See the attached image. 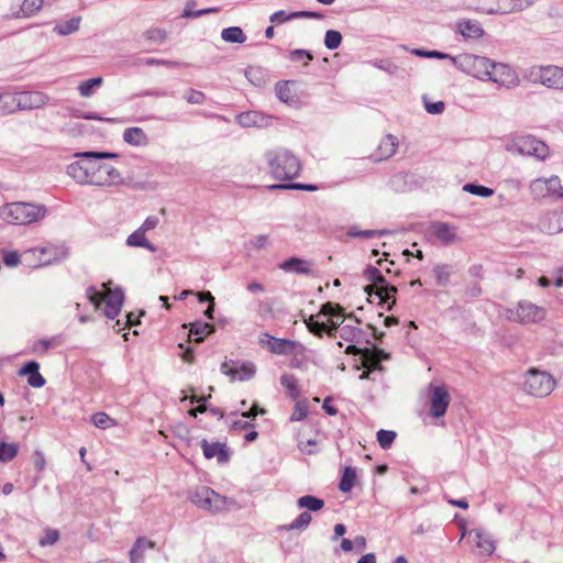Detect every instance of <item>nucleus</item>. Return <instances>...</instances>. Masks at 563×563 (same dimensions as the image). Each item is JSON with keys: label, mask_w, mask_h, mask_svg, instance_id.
Segmentation results:
<instances>
[{"label": "nucleus", "mask_w": 563, "mask_h": 563, "mask_svg": "<svg viewBox=\"0 0 563 563\" xmlns=\"http://www.w3.org/2000/svg\"><path fill=\"white\" fill-rule=\"evenodd\" d=\"M430 415L433 418L443 417L450 404V395L445 386H430Z\"/></svg>", "instance_id": "4468645a"}, {"label": "nucleus", "mask_w": 563, "mask_h": 563, "mask_svg": "<svg viewBox=\"0 0 563 563\" xmlns=\"http://www.w3.org/2000/svg\"><path fill=\"white\" fill-rule=\"evenodd\" d=\"M276 96L283 102H290L292 99V91L288 82H277L275 86Z\"/></svg>", "instance_id": "bf43d9fd"}, {"label": "nucleus", "mask_w": 563, "mask_h": 563, "mask_svg": "<svg viewBox=\"0 0 563 563\" xmlns=\"http://www.w3.org/2000/svg\"><path fill=\"white\" fill-rule=\"evenodd\" d=\"M195 5H196V2L194 0H189L186 3V7L184 9L181 16L186 18V19H194V18H199V16H202V15L209 14V13H217L220 11L219 8H207V9H201V10H197V11H190V7H195Z\"/></svg>", "instance_id": "37998d69"}, {"label": "nucleus", "mask_w": 563, "mask_h": 563, "mask_svg": "<svg viewBox=\"0 0 563 563\" xmlns=\"http://www.w3.org/2000/svg\"><path fill=\"white\" fill-rule=\"evenodd\" d=\"M221 38L228 43L242 44L247 37L240 26H230L222 30Z\"/></svg>", "instance_id": "2f4dec72"}, {"label": "nucleus", "mask_w": 563, "mask_h": 563, "mask_svg": "<svg viewBox=\"0 0 563 563\" xmlns=\"http://www.w3.org/2000/svg\"><path fill=\"white\" fill-rule=\"evenodd\" d=\"M342 43V35L339 31L328 30L324 36V45L328 49H336Z\"/></svg>", "instance_id": "864d4df0"}, {"label": "nucleus", "mask_w": 563, "mask_h": 563, "mask_svg": "<svg viewBox=\"0 0 563 563\" xmlns=\"http://www.w3.org/2000/svg\"><path fill=\"white\" fill-rule=\"evenodd\" d=\"M75 157L78 158H95V159H104V158H118V153L112 152H98V151H86V152H77L74 154Z\"/></svg>", "instance_id": "8fccbe9b"}, {"label": "nucleus", "mask_w": 563, "mask_h": 563, "mask_svg": "<svg viewBox=\"0 0 563 563\" xmlns=\"http://www.w3.org/2000/svg\"><path fill=\"white\" fill-rule=\"evenodd\" d=\"M86 292L88 300L96 308H99L104 301V316L108 319L114 320L119 316L124 301V294L121 288L109 289L106 296H103L95 286H89Z\"/></svg>", "instance_id": "20e7f679"}, {"label": "nucleus", "mask_w": 563, "mask_h": 563, "mask_svg": "<svg viewBox=\"0 0 563 563\" xmlns=\"http://www.w3.org/2000/svg\"><path fill=\"white\" fill-rule=\"evenodd\" d=\"M271 190L276 189H299V190H306V191H314L318 189L316 185L311 184H301V183H291L287 185L282 184H275L268 187Z\"/></svg>", "instance_id": "4d7b16f0"}, {"label": "nucleus", "mask_w": 563, "mask_h": 563, "mask_svg": "<svg viewBox=\"0 0 563 563\" xmlns=\"http://www.w3.org/2000/svg\"><path fill=\"white\" fill-rule=\"evenodd\" d=\"M144 36L146 40L155 42V43H163L167 38V32L163 29H150L144 33Z\"/></svg>", "instance_id": "e2e57ef3"}, {"label": "nucleus", "mask_w": 563, "mask_h": 563, "mask_svg": "<svg viewBox=\"0 0 563 563\" xmlns=\"http://www.w3.org/2000/svg\"><path fill=\"white\" fill-rule=\"evenodd\" d=\"M319 316L329 317V319H335V320L341 319L342 320V318L344 316V309L339 303H333L331 301H328L321 306L320 311L317 314V317H319Z\"/></svg>", "instance_id": "f704fd0d"}, {"label": "nucleus", "mask_w": 563, "mask_h": 563, "mask_svg": "<svg viewBox=\"0 0 563 563\" xmlns=\"http://www.w3.org/2000/svg\"><path fill=\"white\" fill-rule=\"evenodd\" d=\"M384 233L385 232L380 230H360L356 227H351L346 234L350 238L373 239L382 236Z\"/></svg>", "instance_id": "09e8293b"}, {"label": "nucleus", "mask_w": 563, "mask_h": 563, "mask_svg": "<svg viewBox=\"0 0 563 563\" xmlns=\"http://www.w3.org/2000/svg\"><path fill=\"white\" fill-rule=\"evenodd\" d=\"M555 380L551 374L537 368H530L525 374L522 389L534 397H545L552 393Z\"/></svg>", "instance_id": "39448f33"}, {"label": "nucleus", "mask_w": 563, "mask_h": 563, "mask_svg": "<svg viewBox=\"0 0 563 563\" xmlns=\"http://www.w3.org/2000/svg\"><path fill=\"white\" fill-rule=\"evenodd\" d=\"M265 156L275 179L290 180L299 175L300 162L290 151L285 148L269 151Z\"/></svg>", "instance_id": "f03ea898"}, {"label": "nucleus", "mask_w": 563, "mask_h": 563, "mask_svg": "<svg viewBox=\"0 0 563 563\" xmlns=\"http://www.w3.org/2000/svg\"><path fill=\"white\" fill-rule=\"evenodd\" d=\"M507 150L515 154L534 156L539 159H544L549 155L547 144L531 135L517 137L507 146Z\"/></svg>", "instance_id": "6e6552de"}, {"label": "nucleus", "mask_w": 563, "mask_h": 563, "mask_svg": "<svg viewBox=\"0 0 563 563\" xmlns=\"http://www.w3.org/2000/svg\"><path fill=\"white\" fill-rule=\"evenodd\" d=\"M216 332V327L212 323L197 320L190 323L189 335L194 336L196 343H201L207 336Z\"/></svg>", "instance_id": "b1692460"}, {"label": "nucleus", "mask_w": 563, "mask_h": 563, "mask_svg": "<svg viewBox=\"0 0 563 563\" xmlns=\"http://www.w3.org/2000/svg\"><path fill=\"white\" fill-rule=\"evenodd\" d=\"M545 183L549 197L555 196L558 198H563V187L561 186V180L558 176H551L550 178H545Z\"/></svg>", "instance_id": "3c124183"}, {"label": "nucleus", "mask_w": 563, "mask_h": 563, "mask_svg": "<svg viewBox=\"0 0 563 563\" xmlns=\"http://www.w3.org/2000/svg\"><path fill=\"white\" fill-rule=\"evenodd\" d=\"M125 143L134 146H144L148 143V137L143 129L137 126L128 128L123 132Z\"/></svg>", "instance_id": "bb28decb"}, {"label": "nucleus", "mask_w": 563, "mask_h": 563, "mask_svg": "<svg viewBox=\"0 0 563 563\" xmlns=\"http://www.w3.org/2000/svg\"><path fill=\"white\" fill-rule=\"evenodd\" d=\"M20 376H27V383L34 388H41L46 380L40 373V364L36 361L26 362L20 369Z\"/></svg>", "instance_id": "aec40b11"}, {"label": "nucleus", "mask_w": 563, "mask_h": 563, "mask_svg": "<svg viewBox=\"0 0 563 563\" xmlns=\"http://www.w3.org/2000/svg\"><path fill=\"white\" fill-rule=\"evenodd\" d=\"M19 448L14 443L0 442V462L8 463L18 455Z\"/></svg>", "instance_id": "c03bdc74"}, {"label": "nucleus", "mask_w": 563, "mask_h": 563, "mask_svg": "<svg viewBox=\"0 0 563 563\" xmlns=\"http://www.w3.org/2000/svg\"><path fill=\"white\" fill-rule=\"evenodd\" d=\"M489 75H487L486 80H492L494 82L500 85H509L514 82L515 73L512 69L503 63H495L490 60V66L488 67Z\"/></svg>", "instance_id": "dca6fc26"}, {"label": "nucleus", "mask_w": 563, "mask_h": 563, "mask_svg": "<svg viewBox=\"0 0 563 563\" xmlns=\"http://www.w3.org/2000/svg\"><path fill=\"white\" fill-rule=\"evenodd\" d=\"M80 22V16H74L70 20L66 21L65 23L56 24L53 31L60 36H66L77 32L79 30Z\"/></svg>", "instance_id": "72a5a7b5"}, {"label": "nucleus", "mask_w": 563, "mask_h": 563, "mask_svg": "<svg viewBox=\"0 0 563 563\" xmlns=\"http://www.w3.org/2000/svg\"><path fill=\"white\" fill-rule=\"evenodd\" d=\"M221 372L233 379L249 380L255 375L256 366L251 362L224 361L221 364Z\"/></svg>", "instance_id": "f8f14e48"}, {"label": "nucleus", "mask_w": 563, "mask_h": 563, "mask_svg": "<svg viewBox=\"0 0 563 563\" xmlns=\"http://www.w3.org/2000/svg\"><path fill=\"white\" fill-rule=\"evenodd\" d=\"M300 508H306L311 511L320 510L324 506V501L312 495H305L297 501Z\"/></svg>", "instance_id": "58836bf2"}, {"label": "nucleus", "mask_w": 563, "mask_h": 563, "mask_svg": "<svg viewBox=\"0 0 563 563\" xmlns=\"http://www.w3.org/2000/svg\"><path fill=\"white\" fill-rule=\"evenodd\" d=\"M398 147V140L393 134H387L379 143L377 147V155L374 161H383L391 157Z\"/></svg>", "instance_id": "5701e85b"}, {"label": "nucleus", "mask_w": 563, "mask_h": 563, "mask_svg": "<svg viewBox=\"0 0 563 563\" xmlns=\"http://www.w3.org/2000/svg\"><path fill=\"white\" fill-rule=\"evenodd\" d=\"M43 0H24L21 5L23 16H31L43 7Z\"/></svg>", "instance_id": "6e6d98bb"}, {"label": "nucleus", "mask_w": 563, "mask_h": 563, "mask_svg": "<svg viewBox=\"0 0 563 563\" xmlns=\"http://www.w3.org/2000/svg\"><path fill=\"white\" fill-rule=\"evenodd\" d=\"M103 82L102 77H93L80 82L78 91L81 97L89 98L93 95L95 89L99 88Z\"/></svg>", "instance_id": "4c0bfd02"}, {"label": "nucleus", "mask_w": 563, "mask_h": 563, "mask_svg": "<svg viewBox=\"0 0 563 563\" xmlns=\"http://www.w3.org/2000/svg\"><path fill=\"white\" fill-rule=\"evenodd\" d=\"M48 102L47 95L41 91L19 92V110H33L44 107Z\"/></svg>", "instance_id": "f3484780"}, {"label": "nucleus", "mask_w": 563, "mask_h": 563, "mask_svg": "<svg viewBox=\"0 0 563 563\" xmlns=\"http://www.w3.org/2000/svg\"><path fill=\"white\" fill-rule=\"evenodd\" d=\"M530 191L534 199L549 197L545 178H538L531 181Z\"/></svg>", "instance_id": "a18cd8bd"}, {"label": "nucleus", "mask_w": 563, "mask_h": 563, "mask_svg": "<svg viewBox=\"0 0 563 563\" xmlns=\"http://www.w3.org/2000/svg\"><path fill=\"white\" fill-rule=\"evenodd\" d=\"M307 415H308L307 400L306 399L297 400V402L294 407V411L290 416V421L291 422L301 421L307 417Z\"/></svg>", "instance_id": "5fc2aeb1"}, {"label": "nucleus", "mask_w": 563, "mask_h": 563, "mask_svg": "<svg viewBox=\"0 0 563 563\" xmlns=\"http://www.w3.org/2000/svg\"><path fill=\"white\" fill-rule=\"evenodd\" d=\"M364 277L373 283V285L365 286V292L372 295L374 291L383 302L388 303L387 310H391L396 302L397 287L386 280L379 268L372 265L364 269Z\"/></svg>", "instance_id": "7ed1b4c3"}, {"label": "nucleus", "mask_w": 563, "mask_h": 563, "mask_svg": "<svg viewBox=\"0 0 563 563\" xmlns=\"http://www.w3.org/2000/svg\"><path fill=\"white\" fill-rule=\"evenodd\" d=\"M235 121L239 125L243 128H253V126H262L264 124L265 118L262 113L257 111H246L240 113Z\"/></svg>", "instance_id": "cd10ccee"}, {"label": "nucleus", "mask_w": 563, "mask_h": 563, "mask_svg": "<svg viewBox=\"0 0 563 563\" xmlns=\"http://www.w3.org/2000/svg\"><path fill=\"white\" fill-rule=\"evenodd\" d=\"M508 320L519 323H538L545 318V310L530 301L521 300L515 309H508Z\"/></svg>", "instance_id": "1a4fd4ad"}, {"label": "nucleus", "mask_w": 563, "mask_h": 563, "mask_svg": "<svg viewBox=\"0 0 563 563\" xmlns=\"http://www.w3.org/2000/svg\"><path fill=\"white\" fill-rule=\"evenodd\" d=\"M396 437L397 434L395 431L384 429L379 430L376 434L377 442L379 443L380 448L385 450L391 446Z\"/></svg>", "instance_id": "603ef678"}, {"label": "nucleus", "mask_w": 563, "mask_h": 563, "mask_svg": "<svg viewBox=\"0 0 563 563\" xmlns=\"http://www.w3.org/2000/svg\"><path fill=\"white\" fill-rule=\"evenodd\" d=\"M362 363L366 368L383 371L384 367L379 364V358L377 357L374 349H365L362 354Z\"/></svg>", "instance_id": "ea45409f"}, {"label": "nucleus", "mask_w": 563, "mask_h": 563, "mask_svg": "<svg viewBox=\"0 0 563 563\" xmlns=\"http://www.w3.org/2000/svg\"><path fill=\"white\" fill-rule=\"evenodd\" d=\"M538 79L548 88L563 89V68L552 65L540 67Z\"/></svg>", "instance_id": "2eb2a0df"}, {"label": "nucleus", "mask_w": 563, "mask_h": 563, "mask_svg": "<svg viewBox=\"0 0 563 563\" xmlns=\"http://www.w3.org/2000/svg\"><path fill=\"white\" fill-rule=\"evenodd\" d=\"M355 478H356L355 467L345 466L343 474L341 476L340 483H339V489L342 493L351 492L354 486Z\"/></svg>", "instance_id": "c9c22d12"}, {"label": "nucleus", "mask_w": 563, "mask_h": 563, "mask_svg": "<svg viewBox=\"0 0 563 563\" xmlns=\"http://www.w3.org/2000/svg\"><path fill=\"white\" fill-rule=\"evenodd\" d=\"M463 190L466 192H470L472 195H476V196L484 197V198H487V197H490L494 195V190L492 188L485 187L483 185L473 184V183L465 184L463 186Z\"/></svg>", "instance_id": "de8ad7c7"}, {"label": "nucleus", "mask_w": 563, "mask_h": 563, "mask_svg": "<svg viewBox=\"0 0 563 563\" xmlns=\"http://www.w3.org/2000/svg\"><path fill=\"white\" fill-rule=\"evenodd\" d=\"M561 219L562 216L556 214V211L549 212L540 220L539 225L543 232H547L548 234H555L562 231L553 230V228L562 225L563 221Z\"/></svg>", "instance_id": "7c9ffc66"}, {"label": "nucleus", "mask_w": 563, "mask_h": 563, "mask_svg": "<svg viewBox=\"0 0 563 563\" xmlns=\"http://www.w3.org/2000/svg\"><path fill=\"white\" fill-rule=\"evenodd\" d=\"M307 327L311 333H313L317 336H322L323 333H325L327 323L323 321H318L313 319V316H311L307 321Z\"/></svg>", "instance_id": "680f3d73"}, {"label": "nucleus", "mask_w": 563, "mask_h": 563, "mask_svg": "<svg viewBox=\"0 0 563 563\" xmlns=\"http://www.w3.org/2000/svg\"><path fill=\"white\" fill-rule=\"evenodd\" d=\"M312 520L310 512L303 511L301 512L291 523L287 526H280L279 528H305Z\"/></svg>", "instance_id": "0e129e2a"}, {"label": "nucleus", "mask_w": 563, "mask_h": 563, "mask_svg": "<svg viewBox=\"0 0 563 563\" xmlns=\"http://www.w3.org/2000/svg\"><path fill=\"white\" fill-rule=\"evenodd\" d=\"M461 541L471 544L479 554L490 555L495 551V540L488 530H461Z\"/></svg>", "instance_id": "9b49d317"}, {"label": "nucleus", "mask_w": 563, "mask_h": 563, "mask_svg": "<svg viewBox=\"0 0 563 563\" xmlns=\"http://www.w3.org/2000/svg\"><path fill=\"white\" fill-rule=\"evenodd\" d=\"M97 173L102 181L95 183V186H113L123 183L119 170L110 164L99 161Z\"/></svg>", "instance_id": "6ab92c4d"}, {"label": "nucleus", "mask_w": 563, "mask_h": 563, "mask_svg": "<svg viewBox=\"0 0 563 563\" xmlns=\"http://www.w3.org/2000/svg\"><path fill=\"white\" fill-rule=\"evenodd\" d=\"M280 384L288 390V395L292 399H297L299 397L298 382L294 375L284 374L280 377Z\"/></svg>", "instance_id": "79ce46f5"}, {"label": "nucleus", "mask_w": 563, "mask_h": 563, "mask_svg": "<svg viewBox=\"0 0 563 563\" xmlns=\"http://www.w3.org/2000/svg\"><path fill=\"white\" fill-rule=\"evenodd\" d=\"M298 18H299V11L287 13L284 10H279V11H276L273 14H271L269 21L272 23L280 24V23H285L287 21L298 19Z\"/></svg>", "instance_id": "13d9d810"}, {"label": "nucleus", "mask_w": 563, "mask_h": 563, "mask_svg": "<svg viewBox=\"0 0 563 563\" xmlns=\"http://www.w3.org/2000/svg\"><path fill=\"white\" fill-rule=\"evenodd\" d=\"M450 60L461 71L481 80H486L487 75H489L488 67L490 66V59L485 56L461 54L450 57Z\"/></svg>", "instance_id": "423d86ee"}, {"label": "nucleus", "mask_w": 563, "mask_h": 563, "mask_svg": "<svg viewBox=\"0 0 563 563\" xmlns=\"http://www.w3.org/2000/svg\"><path fill=\"white\" fill-rule=\"evenodd\" d=\"M184 98L190 104H202L206 101V95L202 91L196 89H189Z\"/></svg>", "instance_id": "338daca9"}, {"label": "nucleus", "mask_w": 563, "mask_h": 563, "mask_svg": "<svg viewBox=\"0 0 563 563\" xmlns=\"http://www.w3.org/2000/svg\"><path fill=\"white\" fill-rule=\"evenodd\" d=\"M19 110V92L11 90L0 91V112L10 114Z\"/></svg>", "instance_id": "393cba45"}, {"label": "nucleus", "mask_w": 563, "mask_h": 563, "mask_svg": "<svg viewBox=\"0 0 563 563\" xmlns=\"http://www.w3.org/2000/svg\"><path fill=\"white\" fill-rule=\"evenodd\" d=\"M47 209L44 205L11 202L0 209V218L11 224L25 225L45 218Z\"/></svg>", "instance_id": "f257e3e1"}, {"label": "nucleus", "mask_w": 563, "mask_h": 563, "mask_svg": "<svg viewBox=\"0 0 563 563\" xmlns=\"http://www.w3.org/2000/svg\"><path fill=\"white\" fill-rule=\"evenodd\" d=\"M290 59L294 62L303 60V66H307L313 59V56L307 49L297 48L290 52Z\"/></svg>", "instance_id": "69168bd1"}, {"label": "nucleus", "mask_w": 563, "mask_h": 563, "mask_svg": "<svg viewBox=\"0 0 563 563\" xmlns=\"http://www.w3.org/2000/svg\"><path fill=\"white\" fill-rule=\"evenodd\" d=\"M433 273L439 286H446L450 283V276L452 273L451 266L446 264H438L433 268Z\"/></svg>", "instance_id": "a19ab883"}, {"label": "nucleus", "mask_w": 563, "mask_h": 563, "mask_svg": "<svg viewBox=\"0 0 563 563\" xmlns=\"http://www.w3.org/2000/svg\"><path fill=\"white\" fill-rule=\"evenodd\" d=\"M260 344L266 345L272 353L278 355H291L299 345L297 341L275 338L268 333H264L260 336Z\"/></svg>", "instance_id": "ddd939ff"}, {"label": "nucleus", "mask_w": 563, "mask_h": 563, "mask_svg": "<svg viewBox=\"0 0 563 563\" xmlns=\"http://www.w3.org/2000/svg\"><path fill=\"white\" fill-rule=\"evenodd\" d=\"M278 267L285 273H292L299 275H312L313 263L311 261L300 257H289L286 261L278 264Z\"/></svg>", "instance_id": "a211bd4d"}, {"label": "nucleus", "mask_w": 563, "mask_h": 563, "mask_svg": "<svg viewBox=\"0 0 563 563\" xmlns=\"http://www.w3.org/2000/svg\"><path fill=\"white\" fill-rule=\"evenodd\" d=\"M54 252H55L54 257H49L47 260H44L42 265H49V264H53V263L62 262V261L66 260L68 257V255H69L68 247H66V246L57 247V249L54 250Z\"/></svg>", "instance_id": "774afa93"}, {"label": "nucleus", "mask_w": 563, "mask_h": 563, "mask_svg": "<svg viewBox=\"0 0 563 563\" xmlns=\"http://www.w3.org/2000/svg\"><path fill=\"white\" fill-rule=\"evenodd\" d=\"M457 30L465 38L477 40L484 35V29L476 20H461L457 23Z\"/></svg>", "instance_id": "4be33fe9"}, {"label": "nucleus", "mask_w": 563, "mask_h": 563, "mask_svg": "<svg viewBox=\"0 0 563 563\" xmlns=\"http://www.w3.org/2000/svg\"><path fill=\"white\" fill-rule=\"evenodd\" d=\"M190 500L207 510L220 511L227 507L228 499L213 489L202 486L190 493Z\"/></svg>", "instance_id": "9d476101"}, {"label": "nucleus", "mask_w": 563, "mask_h": 563, "mask_svg": "<svg viewBox=\"0 0 563 563\" xmlns=\"http://www.w3.org/2000/svg\"><path fill=\"white\" fill-rule=\"evenodd\" d=\"M60 340L58 336H53L51 339H41L33 343L32 345V353H35L37 355H44L47 353V351L52 347H55L59 345Z\"/></svg>", "instance_id": "e433bc0d"}, {"label": "nucleus", "mask_w": 563, "mask_h": 563, "mask_svg": "<svg viewBox=\"0 0 563 563\" xmlns=\"http://www.w3.org/2000/svg\"><path fill=\"white\" fill-rule=\"evenodd\" d=\"M361 333H362L361 329L350 325V324L342 325L340 328V336L343 340L349 341V342L355 341L357 339V335Z\"/></svg>", "instance_id": "052dcab7"}, {"label": "nucleus", "mask_w": 563, "mask_h": 563, "mask_svg": "<svg viewBox=\"0 0 563 563\" xmlns=\"http://www.w3.org/2000/svg\"><path fill=\"white\" fill-rule=\"evenodd\" d=\"M201 449L206 459L217 457L219 463H227L230 459L229 450L225 444L219 442H208L206 439L201 441Z\"/></svg>", "instance_id": "412c9836"}, {"label": "nucleus", "mask_w": 563, "mask_h": 563, "mask_svg": "<svg viewBox=\"0 0 563 563\" xmlns=\"http://www.w3.org/2000/svg\"><path fill=\"white\" fill-rule=\"evenodd\" d=\"M432 233L444 244H449L456 239L453 228L445 222H435L432 224Z\"/></svg>", "instance_id": "c85d7f7f"}, {"label": "nucleus", "mask_w": 563, "mask_h": 563, "mask_svg": "<svg viewBox=\"0 0 563 563\" xmlns=\"http://www.w3.org/2000/svg\"><path fill=\"white\" fill-rule=\"evenodd\" d=\"M536 0H498L499 8L497 11H489V13H510L519 12L531 7Z\"/></svg>", "instance_id": "a878e982"}, {"label": "nucleus", "mask_w": 563, "mask_h": 563, "mask_svg": "<svg viewBox=\"0 0 563 563\" xmlns=\"http://www.w3.org/2000/svg\"><path fill=\"white\" fill-rule=\"evenodd\" d=\"M91 421L97 428L100 429H109L117 424L114 419H112L109 415L102 411L92 415Z\"/></svg>", "instance_id": "49530a36"}, {"label": "nucleus", "mask_w": 563, "mask_h": 563, "mask_svg": "<svg viewBox=\"0 0 563 563\" xmlns=\"http://www.w3.org/2000/svg\"><path fill=\"white\" fill-rule=\"evenodd\" d=\"M153 547L154 543L152 541H148L145 538H139L130 550V561L132 563H139L143 558L145 549Z\"/></svg>", "instance_id": "473e14b6"}, {"label": "nucleus", "mask_w": 563, "mask_h": 563, "mask_svg": "<svg viewBox=\"0 0 563 563\" xmlns=\"http://www.w3.org/2000/svg\"><path fill=\"white\" fill-rule=\"evenodd\" d=\"M98 164L99 159L80 158L79 161L70 163L67 166L66 173L80 185H95V183L102 181L100 177H98Z\"/></svg>", "instance_id": "0eeeda50"}, {"label": "nucleus", "mask_w": 563, "mask_h": 563, "mask_svg": "<svg viewBox=\"0 0 563 563\" xmlns=\"http://www.w3.org/2000/svg\"><path fill=\"white\" fill-rule=\"evenodd\" d=\"M126 244L129 246L144 247L152 253L157 251V247L146 239L145 233L140 229L135 230L128 236Z\"/></svg>", "instance_id": "c756f323"}]
</instances>
